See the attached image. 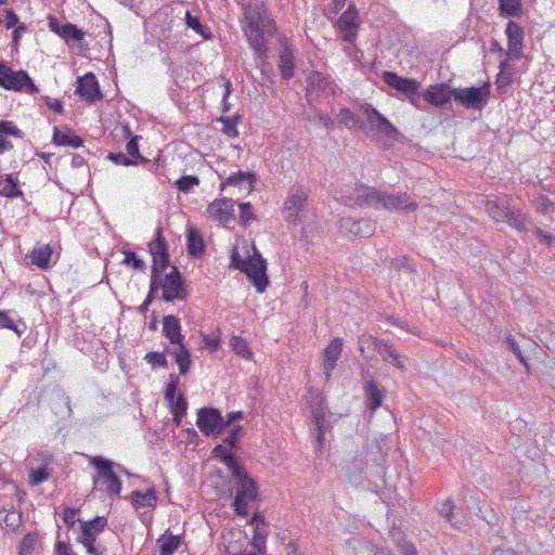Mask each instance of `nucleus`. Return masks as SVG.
<instances>
[{
  "label": "nucleus",
  "mask_w": 555,
  "mask_h": 555,
  "mask_svg": "<svg viewBox=\"0 0 555 555\" xmlns=\"http://www.w3.org/2000/svg\"><path fill=\"white\" fill-rule=\"evenodd\" d=\"M242 29L250 48L257 55V64L263 65L268 55V43L276 31L274 20L262 0H250L242 4Z\"/></svg>",
  "instance_id": "nucleus-1"
},
{
  "label": "nucleus",
  "mask_w": 555,
  "mask_h": 555,
  "mask_svg": "<svg viewBox=\"0 0 555 555\" xmlns=\"http://www.w3.org/2000/svg\"><path fill=\"white\" fill-rule=\"evenodd\" d=\"M361 114L360 131H363L371 141L387 150L400 140V131L371 104L362 105Z\"/></svg>",
  "instance_id": "nucleus-2"
},
{
  "label": "nucleus",
  "mask_w": 555,
  "mask_h": 555,
  "mask_svg": "<svg viewBox=\"0 0 555 555\" xmlns=\"http://www.w3.org/2000/svg\"><path fill=\"white\" fill-rule=\"evenodd\" d=\"M254 256L243 259L235 248L231 253V264L233 269H237L245 273L248 280L256 287L258 293H263L269 285V279L266 273L267 261L261 257L259 250L254 246Z\"/></svg>",
  "instance_id": "nucleus-3"
},
{
  "label": "nucleus",
  "mask_w": 555,
  "mask_h": 555,
  "mask_svg": "<svg viewBox=\"0 0 555 555\" xmlns=\"http://www.w3.org/2000/svg\"><path fill=\"white\" fill-rule=\"evenodd\" d=\"M485 209L495 222H504L518 232H527L530 229L531 220L528 214L520 208H512L508 199L488 201Z\"/></svg>",
  "instance_id": "nucleus-4"
},
{
  "label": "nucleus",
  "mask_w": 555,
  "mask_h": 555,
  "mask_svg": "<svg viewBox=\"0 0 555 555\" xmlns=\"http://www.w3.org/2000/svg\"><path fill=\"white\" fill-rule=\"evenodd\" d=\"M310 189L302 184H294L289 188L283 203L282 214L284 220L297 227L302 221L304 212L309 205Z\"/></svg>",
  "instance_id": "nucleus-5"
},
{
  "label": "nucleus",
  "mask_w": 555,
  "mask_h": 555,
  "mask_svg": "<svg viewBox=\"0 0 555 555\" xmlns=\"http://www.w3.org/2000/svg\"><path fill=\"white\" fill-rule=\"evenodd\" d=\"M79 524L80 531L76 541L86 548L88 555H105L106 548L98 542V538L107 526V519L96 516L89 521L79 520Z\"/></svg>",
  "instance_id": "nucleus-6"
},
{
  "label": "nucleus",
  "mask_w": 555,
  "mask_h": 555,
  "mask_svg": "<svg viewBox=\"0 0 555 555\" xmlns=\"http://www.w3.org/2000/svg\"><path fill=\"white\" fill-rule=\"evenodd\" d=\"M236 480V493L233 502L234 511L238 516H247L248 504L257 499V487L255 481L248 476L244 467L238 470V475H232Z\"/></svg>",
  "instance_id": "nucleus-7"
},
{
  "label": "nucleus",
  "mask_w": 555,
  "mask_h": 555,
  "mask_svg": "<svg viewBox=\"0 0 555 555\" xmlns=\"http://www.w3.org/2000/svg\"><path fill=\"white\" fill-rule=\"evenodd\" d=\"M149 249L153 257L151 288L152 292H156L160 286L158 276L162 275L169 263L167 243L163 236L162 228H157L155 238L149 244Z\"/></svg>",
  "instance_id": "nucleus-8"
},
{
  "label": "nucleus",
  "mask_w": 555,
  "mask_h": 555,
  "mask_svg": "<svg viewBox=\"0 0 555 555\" xmlns=\"http://www.w3.org/2000/svg\"><path fill=\"white\" fill-rule=\"evenodd\" d=\"M0 87L9 91L39 93V89L25 70H13L8 64L0 65Z\"/></svg>",
  "instance_id": "nucleus-9"
},
{
  "label": "nucleus",
  "mask_w": 555,
  "mask_h": 555,
  "mask_svg": "<svg viewBox=\"0 0 555 555\" xmlns=\"http://www.w3.org/2000/svg\"><path fill=\"white\" fill-rule=\"evenodd\" d=\"M90 464L98 469V474L93 477L94 487L102 482L109 495L118 496L121 492V481L114 472V463L103 456H93Z\"/></svg>",
  "instance_id": "nucleus-10"
},
{
  "label": "nucleus",
  "mask_w": 555,
  "mask_h": 555,
  "mask_svg": "<svg viewBox=\"0 0 555 555\" xmlns=\"http://www.w3.org/2000/svg\"><path fill=\"white\" fill-rule=\"evenodd\" d=\"M490 96V85L482 87L455 88L453 89V99L465 108L481 109Z\"/></svg>",
  "instance_id": "nucleus-11"
},
{
  "label": "nucleus",
  "mask_w": 555,
  "mask_h": 555,
  "mask_svg": "<svg viewBox=\"0 0 555 555\" xmlns=\"http://www.w3.org/2000/svg\"><path fill=\"white\" fill-rule=\"evenodd\" d=\"M306 82V100L310 105L320 99L330 98L335 93L336 85L334 81L320 72L311 73Z\"/></svg>",
  "instance_id": "nucleus-12"
},
{
  "label": "nucleus",
  "mask_w": 555,
  "mask_h": 555,
  "mask_svg": "<svg viewBox=\"0 0 555 555\" xmlns=\"http://www.w3.org/2000/svg\"><path fill=\"white\" fill-rule=\"evenodd\" d=\"M179 386V378L171 374L170 380L167 384V387L165 389V400L168 403V406L170 409V413L173 416V423L176 426H180L183 416L186 414L188 411V402L185 397L182 393H179L176 396L177 389Z\"/></svg>",
  "instance_id": "nucleus-13"
},
{
  "label": "nucleus",
  "mask_w": 555,
  "mask_h": 555,
  "mask_svg": "<svg viewBox=\"0 0 555 555\" xmlns=\"http://www.w3.org/2000/svg\"><path fill=\"white\" fill-rule=\"evenodd\" d=\"M196 425L204 436H218L224 430L223 417L214 408L199 409Z\"/></svg>",
  "instance_id": "nucleus-14"
},
{
  "label": "nucleus",
  "mask_w": 555,
  "mask_h": 555,
  "mask_svg": "<svg viewBox=\"0 0 555 555\" xmlns=\"http://www.w3.org/2000/svg\"><path fill=\"white\" fill-rule=\"evenodd\" d=\"M158 282L160 284L159 288H163V299L165 301L186 298L188 293L177 267H172L171 272L165 275L164 281L160 280L159 275Z\"/></svg>",
  "instance_id": "nucleus-15"
},
{
  "label": "nucleus",
  "mask_w": 555,
  "mask_h": 555,
  "mask_svg": "<svg viewBox=\"0 0 555 555\" xmlns=\"http://www.w3.org/2000/svg\"><path fill=\"white\" fill-rule=\"evenodd\" d=\"M382 201V191H377L370 186H360L354 191L353 195L341 196V202L349 207H374L379 208Z\"/></svg>",
  "instance_id": "nucleus-16"
},
{
  "label": "nucleus",
  "mask_w": 555,
  "mask_h": 555,
  "mask_svg": "<svg viewBox=\"0 0 555 555\" xmlns=\"http://www.w3.org/2000/svg\"><path fill=\"white\" fill-rule=\"evenodd\" d=\"M336 26L341 39L348 43H353L358 36L359 15L353 5H350L338 18Z\"/></svg>",
  "instance_id": "nucleus-17"
},
{
  "label": "nucleus",
  "mask_w": 555,
  "mask_h": 555,
  "mask_svg": "<svg viewBox=\"0 0 555 555\" xmlns=\"http://www.w3.org/2000/svg\"><path fill=\"white\" fill-rule=\"evenodd\" d=\"M339 229L350 237H370L375 232L376 223L371 219L353 220L345 217L339 220Z\"/></svg>",
  "instance_id": "nucleus-18"
},
{
  "label": "nucleus",
  "mask_w": 555,
  "mask_h": 555,
  "mask_svg": "<svg viewBox=\"0 0 555 555\" xmlns=\"http://www.w3.org/2000/svg\"><path fill=\"white\" fill-rule=\"evenodd\" d=\"M49 29L60 36L65 42L70 44L79 43L85 38V33L72 23L61 24L59 20L53 16H48Z\"/></svg>",
  "instance_id": "nucleus-19"
},
{
  "label": "nucleus",
  "mask_w": 555,
  "mask_h": 555,
  "mask_svg": "<svg viewBox=\"0 0 555 555\" xmlns=\"http://www.w3.org/2000/svg\"><path fill=\"white\" fill-rule=\"evenodd\" d=\"M380 207L389 211L409 210L415 211L418 206L411 199L408 193L382 192Z\"/></svg>",
  "instance_id": "nucleus-20"
},
{
  "label": "nucleus",
  "mask_w": 555,
  "mask_h": 555,
  "mask_svg": "<svg viewBox=\"0 0 555 555\" xmlns=\"http://www.w3.org/2000/svg\"><path fill=\"white\" fill-rule=\"evenodd\" d=\"M505 34L507 36V56L513 60H519L522 55V28L517 23L509 21Z\"/></svg>",
  "instance_id": "nucleus-21"
},
{
  "label": "nucleus",
  "mask_w": 555,
  "mask_h": 555,
  "mask_svg": "<svg viewBox=\"0 0 555 555\" xmlns=\"http://www.w3.org/2000/svg\"><path fill=\"white\" fill-rule=\"evenodd\" d=\"M76 93L81 99L91 103L102 99V93L94 74L88 73L83 77L78 78Z\"/></svg>",
  "instance_id": "nucleus-22"
},
{
  "label": "nucleus",
  "mask_w": 555,
  "mask_h": 555,
  "mask_svg": "<svg viewBox=\"0 0 555 555\" xmlns=\"http://www.w3.org/2000/svg\"><path fill=\"white\" fill-rule=\"evenodd\" d=\"M208 217L222 223L229 222L234 215V201L223 197L210 203L207 207Z\"/></svg>",
  "instance_id": "nucleus-23"
},
{
  "label": "nucleus",
  "mask_w": 555,
  "mask_h": 555,
  "mask_svg": "<svg viewBox=\"0 0 555 555\" xmlns=\"http://www.w3.org/2000/svg\"><path fill=\"white\" fill-rule=\"evenodd\" d=\"M382 77L386 85L405 95L421 89V83L416 79L401 77L392 72H384Z\"/></svg>",
  "instance_id": "nucleus-24"
},
{
  "label": "nucleus",
  "mask_w": 555,
  "mask_h": 555,
  "mask_svg": "<svg viewBox=\"0 0 555 555\" xmlns=\"http://www.w3.org/2000/svg\"><path fill=\"white\" fill-rule=\"evenodd\" d=\"M453 98V89L446 83L431 86L423 92V99L429 104L442 107Z\"/></svg>",
  "instance_id": "nucleus-25"
},
{
  "label": "nucleus",
  "mask_w": 555,
  "mask_h": 555,
  "mask_svg": "<svg viewBox=\"0 0 555 555\" xmlns=\"http://www.w3.org/2000/svg\"><path fill=\"white\" fill-rule=\"evenodd\" d=\"M359 351L366 359L371 360L374 357L375 351L383 356L384 347H388V340L378 339L370 334H362L358 338Z\"/></svg>",
  "instance_id": "nucleus-26"
},
{
  "label": "nucleus",
  "mask_w": 555,
  "mask_h": 555,
  "mask_svg": "<svg viewBox=\"0 0 555 555\" xmlns=\"http://www.w3.org/2000/svg\"><path fill=\"white\" fill-rule=\"evenodd\" d=\"M343 349V340L340 338H334L327 347L324 349V375L325 379L328 380L332 374V371L336 366V361L338 360Z\"/></svg>",
  "instance_id": "nucleus-27"
},
{
  "label": "nucleus",
  "mask_w": 555,
  "mask_h": 555,
  "mask_svg": "<svg viewBox=\"0 0 555 555\" xmlns=\"http://www.w3.org/2000/svg\"><path fill=\"white\" fill-rule=\"evenodd\" d=\"M364 392L367 408L372 412H375L382 405V402L386 397V389L376 380L371 378L364 386Z\"/></svg>",
  "instance_id": "nucleus-28"
},
{
  "label": "nucleus",
  "mask_w": 555,
  "mask_h": 555,
  "mask_svg": "<svg viewBox=\"0 0 555 555\" xmlns=\"http://www.w3.org/2000/svg\"><path fill=\"white\" fill-rule=\"evenodd\" d=\"M311 413L313 423L317 426V440L319 443H321L324 435L325 406L319 392H315L314 398L312 399Z\"/></svg>",
  "instance_id": "nucleus-29"
},
{
  "label": "nucleus",
  "mask_w": 555,
  "mask_h": 555,
  "mask_svg": "<svg viewBox=\"0 0 555 555\" xmlns=\"http://www.w3.org/2000/svg\"><path fill=\"white\" fill-rule=\"evenodd\" d=\"M163 333L172 345L183 344L180 320L175 315H166L163 319Z\"/></svg>",
  "instance_id": "nucleus-30"
},
{
  "label": "nucleus",
  "mask_w": 555,
  "mask_h": 555,
  "mask_svg": "<svg viewBox=\"0 0 555 555\" xmlns=\"http://www.w3.org/2000/svg\"><path fill=\"white\" fill-rule=\"evenodd\" d=\"M278 66L283 79L288 80L294 77V52L287 44L282 47Z\"/></svg>",
  "instance_id": "nucleus-31"
},
{
  "label": "nucleus",
  "mask_w": 555,
  "mask_h": 555,
  "mask_svg": "<svg viewBox=\"0 0 555 555\" xmlns=\"http://www.w3.org/2000/svg\"><path fill=\"white\" fill-rule=\"evenodd\" d=\"M4 524V526L15 532L23 525L22 513L18 512L13 505L9 507L3 506L0 509V525Z\"/></svg>",
  "instance_id": "nucleus-32"
},
{
  "label": "nucleus",
  "mask_w": 555,
  "mask_h": 555,
  "mask_svg": "<svg viewBox=\"0 0 555 555\" xmlns=\"http://www.w3.org/2000/svg\"><path fill=\"white\" fill-rule=\"evenodd\" d=\"M212 456L220 460L222 463L227 465L231 475H238V470L243 468L237 463L236 456L229 451L223 444H217L211 452Z\"/></svg>",
  "instance_id": "nucleus-33"
},
{
  "label": "nucleus",
  "mask_w": 555,
  "mask_h": 555,
  "mask_svg": "<svg viewBox=\"0 0 555 555\" xmlns=\"http://www.w3.org/2000/svg\"><path fill=\"white\" fill-rule=\"evenodd\" d=\"M0 196L15 198L23 196V191L18 189V180L10 173L0 175Z\"/></svg>",
  "instance_id": "nucleus-34"
},
{
  "label": "nucleus",
  "mask_w": 555,
  "mask_h": 555,
  "mask_svg": "<svg viewBox=\"0 0 555 555\" xmlns=\"http://www.w3.org/2000/svg\"><path fill=\"white\" fill-rule=\"evenodd\" d=\"M157 500L154 488L149 489L146 492L135 490L131 493V503L137 508L154 507L157 504Z\"/></svg>",
  "instance_id": "nucleus-35"
},
{
  "label": "nucleus",
  "mask_w": 555,
  "mask_h": 555,
  "mask_svg": "<svg viewBox=\"0 0 555 555\" xmlns=\"http://www.w3.org/2000/svg\"><path fill=\"white\" fill-rule=\"evenodd\" d=\"M159 555H173L181 544V537L173 535L167 530L157 539Z\"/></svg>",
  "instance_id": "nucleus-36"
},
{
  "label": "nucleus",
  "mask_w": 555,
  "mask_h": 555,
  "mask_svg": "<svg viewBox=\"0 0 555 555\" xmlns=\"http://www.w3.org/2000/svg\"><path fill=\"white\" fill-rule=\"evenodd\" d=\"M176 347L168 350L175 357L181 375H185L190 371L191 354L184 344L175 345Z\"/></svg>",
  "instance_id": "nucleus-37"
},
{
  "label": "nucleus",
  "mask_w": 555,
  "mask_h": 555,
  "mask_svg": "<svg viewBox=\"0 0 555 555\" xmlns=\"http://www.w3.org/2000/svg\"><path fill=\"white\" fill-rule=\"evenodd\" d=\"M188 253L193 257H199L204 254L205 244L201 233L194 229L190 228L188 230Z\"/></svg>",
  "instance_id": "nucleus-38"
},
{
  "label": "nucleus",
  "mask_w": 555,
  "mask_h": 555,
  "mask_svg": "<svg viewBox=\"0 0 555 555\" xmlns=\"http://www.w3.org/2000/svg\"><path fill=\"white\" fill-rule=\"evenodd\" d=\"M53 142L56 145L72 146V147H79L83 143L82 139L80 137L76 135L75 133H73L70 131H61L57 128H54V131H53Z\"/></svg>",
  "instance_id": "nucleus-39"
},
{
  "label": "nucleus",
  "mask_w": 555,
  "mask_h": 555,
  "mask_svg": "<svg viewBox=\"0 0 555 555\" xmlns=\"http://www.w3.org/2000/svg\"><path fill=\"white\" fill-rule=\"evenodd\" d=\"M254 181H255L254 173L240 170L236 173L229 176L221 183V190H224L225 186H241L244 182H248V189L253 190Z\"/></svg>",
  "instance_id": "nucleus-40"
},
{
  "label": "nucleus",
  "mask_w": 555,
  "mask_h": 555,
  "mask_svg": "<svg viewBox=\"0 0 555 555\" xmlns=\"http://www.w3.org/2000/svg\"><path fill=\"white\" fill-rule=\"evenodd\" d=\"M51 255L52 249L50 245H46L40 248H35L30 254L31 263L40 269H48L50 266Z\"/></svg>",
  "instance_id": "nucleus-41"
},
{
  "label": "nucleus",
  "mask_w": 555,
  "mask_h": 555,
  "mask_svg": "<svg viewBox=\"0 0 555 555\" xmlns=\"http://www.w3.org/2000/svg\"><path fill=\"white\" fill-rule=\"evenodd\" d=\"M382 358H383L384 361L390 359L391 364L396 369H398L400 371H405L406 370L408 358L405 356H402V354L398 353L392 348V345H391V343L389 340H388V347H384V349H383Z\"/></svg>",
  "instance_id": "nucleus-42"
},
{
  "label": "nucleus",
  "mask_w": 555,
  "mask_h": 555,
  "mask_svg": "<svg viewBox=\"0 0 555 555\" xmlns=\"http://www.w3.org/2000/svg\"><path fill=\"white\" fill-rule=\"evenodd\" d=\"M337 119L345 127L350 130L360 131V126L362 122V117H358L349 108H341L337 115Z\"/></svg>",
  "instance_id": "nucleus-43"
},
{
  "label": "nucleus",
  "mask_w": 555,
  "mask_h": 555,
  "mask_svg": "<svg viewBox=\"0 0 555 555\" xmlns=\"http://www.w3.org/2000/svg\"><path fill=\"white\" fill-rule=\"evenodd\" d=\"M454 502L452 499H448L441 503L438 507V514L446 518V520L454 528L460 529L461 524L454 519Z\"/></svg>",
  "instance_id": "nucleus-44"
},
{
  "label": "nucleus",
  "mask_w": 555,
  "mask_h": 555,
  "mask_svg": "<svg viewBox=\"0 0 555 555\" xmlns=\"http://www.w3.org/2000/svg\"><path fill=\"white\" fill-rule=\"evenodd\" d=\"M501 13L517 17L522 13L521 0H499Z\"/></svg>",
  "instance_id": "nucleus-45"
},
{
  "label": "nucleus",
  "mask_w": 555,
  "mask_h": 555,
  "mask_svg": "<svg viewBox=\"0 0 555 555\" xmlns=\"http://www.w3.org/2000/svg\"><path fill=\"white\" fill-rule=\"evenodd\" d=\"M50 477L51 473L47 462L42 463L38 468H31L29 473V481L34 486H38L47 481Z\"/></svg>",
  "instance_id": "nucleus-46"
},
{
  "label": "nucleus",
  "mask_w": 555,
  "mask_h": 555,
  "mask_svg": "<svg viewBox=\"0 0 555 555\" xmlns=\"http://www.w3.org/2000/svg\"><path fill=\"white\" fill-rule=\"evenodd\" d=\"M39 541V535L38 533L36 532H29L27 533L20 546H18V552H22L23 555H30L35 552V548H36V545Z\"/></svg>",
  "instance_id": "nucleus-47"
},
{
  "label": "nucleus",
  "mask_w": 555,
  "mask_h": 555,
  "mask_svg": "<svg viewBox=\"0 0 555 555\" xmlns=\"http://www.w3.org/2000/svg\"><path fill=\"white\" fill-rule=\"evenodd\" d=\"M230 345L234 352L244 359H250L253 352L250 351L245 339L238 336H233L230 340Z\"/></svg>",
  "instance_id": "nucleus-48"
},
{
  "label": "nucleus",
  "mask_w": 555,
  "mask_h": 555,
  "mask_svg": "<svg viewBox=\"0 0 555 555\" xmlns=\"http://www.w3.org/2000/svg\"><path fill=\"white\" fill-rule=\"evenodd\" d=\"M354 543L358 544V547L353 546L354 550H358L356 555H359V553H366L367 555H391L389 551L385 548H376L367 542L354 541Z\"/></svg>",
  "instance_id": "nucleus-49"
},
{
  "label": "nucleus",
  "mask_w": 555,
  "mask_h": 555,
  "mask_svg": "<svg viewBox=\"0 0 555 555\" xmlns=\"http://www.w3.org/2000/svg\"><path fill=\"white\" fill-rule=\"evenodd\" d=\"M199 184V179L196 176H183L176 181V186L183 193L190 192L194 186Z\"/></svg>",
  "instance_id": "nucleus-50"
},
{
  "label": "nucleus",
  "mask_w": 555,
  "mask_h": 555,
  "mask_svg": "<svg viewBox=\"0 0 555 555\" xmlns=\"http://www.w3.org/2000/svg\"><path fill=\"white\" fill-rule=\"evenodd\" d=\"M253 205L249 202L240 205V220L243 225H248L250 221L255 220Z\"/></svg>",
  "instance_id": "nucleus-51"
},
{
  "label": "nucleus",
  "mask_w": 555,
  "mask_h": 555,
  "mask_svg": "<svg viewBox=\"0 0 555 555\" xmlns=\"http://www.w3.org/2000/svg\"><path fill=\"white\" fill-rule=\"evenodd\" d=\"M145 360L149 364L155 367H167L168 361L163 352H147L145 356Z\"/></svg>",
  "instance_id": "nucleus-52"
},
{
  "label": "nucleus",
  "mask_w": 555,
  "mask_h": 555,
  "mask_svg": "<svg viewBox=\"0 0 555 555\" xmlns=\"http://www.w3.org/2000/svg\"><path fill=\"white\" fill-rule=\"evenodd\" d=\"M0 133L2 135H13L16 138H23V132L14 125V122L9 120L0 121Z\"/></svg>",
  "instance_id": "nucleus-53"
},
{
  "label": "nucleus",
  "mask_w": 555,
  "mask_h": 555,
  "mask_svg": "<svg viewBox=\"0 0 555 555\" xmlns=\"http://www.w3.org/2000/svg\"><path fill=\"white\" fill-rule=\"evenodd\" d=\"M267 532L257 525L254 528V535L251 541V545L256 551L261 552V550L264 547Z\"/></svg>",
  "instance_id": "nucleus-54"
},
{
  "label": "nucleus",
  "mask_w": 555,
  "mask_h": 555,
  "mask_svg": "<svg viewBox=\"0 0 555 555\" xmlns=\"http://www.w3.org/2000/svg\"><path fill=\"white\" fill-rule=\"evenodd\" d=\"M534 208L538 212L541 214H548L553 210V203L552 201L545 196L540 195L534 202H533Z\"/></svg>",
  "instance_id": "nucleus-55"
},
{
  "label": "nucleus",
  "mask_w": 555,
  "mask_h": 555,
  "mask_svg": "<svg viewBox=\"0 0 555 555\" xmlns=\"http://www.w3.org/2000/svg\"><path fill=\"white\" fill-rule=\"evenodd\" d=\"M107 159L112 160L116 165H121V166H134L138 164L137 160H132L124 153H112L111 152L107 154Z\"/></svg>",
  "instance_id": "nucleus-56"
},
{
  "label": "nucleus",
  "mask_w": 555,
  "mask_h": 555,
  "mask_svg": "<svg viewBox=\"0 0 555 555\" xmlns=\"http://www.w3.org/2000/svg\"><path fill=\"white\" fill-rule=\"evenodd\" d=\"M138 137H133L126 145L127 154L131 157H135L142 163H146L147 160L140 154L139 145H138Z\"/></svg>",
  "instance_id": "nucleus-57"
},
{
  "label": "nucleus",
  "mask_w": 555,
  "mask_h": 555,
  "mask_svg": "<svg viewBox=\"0 0 555 555\" xmlns=\"http://www.w3.org/2000/svg\"><path fill=\"white\" fill-rule=\"evenodd\" d=\"M223 124L222 132L228 137H236L238 134L236 129V122L231 118L221 117L219 119Z\"/></svg>",
  "instance_id": "nucleus-58"
},
{
  "label": "nucleus",
  "mask_w": 555,
  "mask_h": 555,
  "mask_svg": "<svg viewBox=\"0 0 555 555\" xmlns=\"http://www.w3.org/2000/svg\"><path fill=\"white\" fill-rule=\"evenodd\" d=\"M243 431L242 426L234 425L229 435L224 437L223 442L231 449H234L238 440V435Z\"/></svg>",
  "instance_id": "nucleus-59"
},
{
  "label": "nucleus",
  "mask_w": 555,
  "mask_h": 555,
  "mask_svg": "<svg viewBox=\"0 0 555 555\" xmlns=\"http://www.w3.org/2000/svg\"><path fill=\"white\" fill-rule=\"evenodd\" d=\"M125 263L132 264L134 269L143 270L145 268L144 261L138 257L134 251L125 253Z\"/></svg>",
  "instance_id": "nucleus-60"
},
{
  "label": "nucleus",
  "mask_w": 555,
  "mask_h": 555,
  "mask_svg": "<svg viewBox=\"0 0 555 555\" xmlns=\"http://www.w3.org/2000/svg\"><path fill=\"white\" fill-rule=\"evenodd\" d=\"M506 343L509 347V349L513 351V353L517 357V359L526 366L528 367V363L525 359V357L522 356V352L518 346V344L515 341V339L509 335L507 338H506Z\"/></svg>",
  "instance_id": "nucleus-61"
},
{
  "label": "nucleus",
  "mask_w": 555,
  "mask_h": 555,
  "mask_svg": "<svg viewBox=\"0 0 555 555\" xmlns=\"http://www.w3.org/2000/svg\"><path fill=\"white\" fill-rule=\"evenodd\" d=\"M77 513L78 509L72 507H66L63 512V520L69 529L74 528L76 525Z\"/></svg>",
  "instance_id": "nucleus-62"
},
{
  "label": "nucleus",
  "mask_w": 555,
  "mask_h": 555,
  "mask_svg": "<svg viewBox=\"0 0 555 555\" xmlns=\"http://www.w3.org/2000/svg\"><path fill=\"white\" fill-rule=\"evenodd\" d=\"M532 233L539 238L541 243L551 245L555 241V236L552 233L544 232L538 227L532 228Z\"/></svg>",
  "instance_id": "nucleus-63"
},
{
  "label": "nucleus",
  "mask_w": 555,
  "mask_h": 555,
  "mask_svg": "<svg viewBox=\"0 0 555 555\" xmlns=\"http://www.w3.org/2000/svg\"><path fill=\"white\" fill-rule=\"evenodd\" d=\"M55 555H76L69 543L57 541L55 544Z\"/></svg>",
  "instance_id": "nucleus-64"
}]
</instances>
